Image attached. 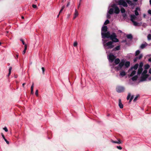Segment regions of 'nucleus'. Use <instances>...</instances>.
<instances>
[{
	"label": "nucleus",
	"instance_id": "obj_1",
	"mask_svg": "<svg viewBox=\"0 0 151 151\" xmlns=\"http://www.w3.org/2000/svg\"><path fill=\"white\" fill-rule=\"evenodd\" d=\"M111 7L112 8L109 9L108 12V13L107 14V18L108 19L110 18V14H112L114 12L116 14H118L120 12L119 9L116 5L114 4L112 5Z\"/></svg>",
	"mask_w": 151,
	"mask_h": 151
},
{
	"label": "nucleus",
	"instance_id": "obj_2",
	"mask_svg": "<svg viewBox=\"0 0 151 151\" xmlns=\"http://www.w3.org/2000/svg\"><path fill=\"white\" fill-rule=\"evenodd\" d=\"M102 40L103 45L106 50L112 49L114 47L113 42L109 41L106 42V40Z\"/></svg>",
	"mask_w": 151,
	"mask_h": 151
},
{
	"label": "nucleus",
	"instance_id": "obj_3",
	"mask_svg": "<svg viewBox=\"0 0 151 151\" xmlns=\"http://www.w3.org/2000/svg\"><path fill=\"white\" fill-rule=\"evenodd\" d=\"M116 34L114 33H113L111 35L110 37V38L111 40H112V42H119V40L117 38H116Z\"/></svg>",
	"mask_w": 151,
	"mask_h": 151
},
{
	"label": "nucleus",
	"instance_id": "obj_4",
	"mask_svg": "<svg viewBox=\"0 0 151 151\" xmlns=\"http://www.w3.org/2000/svg\"><path fill=\"white\" fill-rule=\"evenodd\" d=\"M124 60H122L119 63V65L115 67V68L117 70H121L122 67L124 66Z\"/></svg>",
	"mask_w": 151,
	"mask_h": 151
},
{
	"label": "nucleus",
	"instance_id": "obj_5",
	"mask_svg": "<svg viewBox=\"0 0 151 151\" xmlns=\"http://www.w3.org/2000/svg\"><path fill=\"white\" fill-rule=\"evenodd\" d=\"M147 72V70L145 69L143 71L142 74V76L141 77V79L142 80V81L145 80L148 77L147 75L146 74Z\"/></svg>",
	"mask_w": 151,
	"mask_h": 151
},
{
	"label": "nucleus",
	"instance_id": "obj_6",
	"mask_svg": "<svg viewBox=\"0 0 151 151\" xmlns=\"http://www.w3.org/2000/svg\"><path fill=\"white\" fill-rule=\"evenodd\" d=\"M102 37L103 39H104V38L106 37L107 38H109L110 37V32H108L106 33L105 32H101V33Z\"/></svg>",
	"mask_w": 151,
	"mask_h": 151
},
{
	"label": "nucleus",
	"instance_id": "obj_7",
	"mask_svg": "<svg viewBox=\"0 0 151 151\" xmlns=\"http://www.w3.org/2000/svg\"><path fill=\"white\" fill-rule=\"evenodd\" d=\"M143 63H142L141 62L139 64V67L138 69L137 72V74H140L142 71L143 69L142 67L143 66Z\"/></svg>",
	"mask_w": 151,
	"mask_h": 151
},
{
	"label": "nucleus",
	"instance_id": "obj_8",
	"mask_svg": "<svg viewBox=\"0 0 151 151\" xmlns=\"http://www.w3.org/2000/svg\"><path fill=\"white\" fill-rule=\"evenodd\" d=\"M124 90V88L121 86H118L116 88V91L119 93L122 92Z\"/></svg>",
	"mask_w": 151,
	"mask_h": 151
},
{
	"label": "nucleus",
	"instance_id": "obj_9",
	"mask_svg": "<svg viewBox=\"0 0 151 151\" xmlns=\"http://www.w3.org/2000/svg\"><path fill=\"white\" fill-rule=\"evenodd\" d=\"M118 4L119 5H122L124 6L127 7V5L126 2L122 0H121L119 1Z\"/></svg>",
	"mask_w": 151,
	"mask_h": 151
},
{
	"label": "nucleus",
	"instance_id": "obj_10",
	"mask_svg": "<svg viewBox=\"0 0 151 151\" xmlns=\"http://www.w3.org/2000/svg\"><path fill=\"white\" fill-rule=\"evenodd\" d=\"M108 58L111 62H112L115 58V56L113 54H110L108 56Z\"/></svg>",
	"mask_w": 151,
	"mask_h": 151
},
{
	"label": "nucleus",
	"instance_id": "obj_11",
	"mask_svg": "<svg viewBox=\"0 0 151 151\" xmlns=\"http://www.w3.org/2000/svg\"><path fill=\"white\" fill-rule=\"evenodd\" d=\"M138 66L139 65L138 64H136L133 67H132L130 69H129V71H130L131 70H132L133 69H134L135 70L137 69Z\"/></svg>",
	"mask_w": 151,
	"mask_h": 151
},
{
	"label": "nucleus",
	"instance_id": "obj_12",
	"mask_svg": "<svg viewBox=\"0 0 151 151\" xmlns=\"http://www.w3.org/2000/svg\"><path fill=\"white\" fill-rule=\"evenodd\" d=\"M107 28L106 26H103L101 29L102 32H106L107 30Z\"/></svg>",
	"mask_w": 151,
	"mask_h": 151
},
{
	"label": "nucleus",
	"instance_id": "obj_13",
	"mask_svg": "<svg viewBox=\"0 0 151 151\" xmlns=\"http://www.w3.org/2000/svg\"><path fill=\"white\" fill-rule=\"evenodd\" d=\"M119 107L121 108L122 109L123 107V105L122 104L121 101V100L120 99H119Z\"/></svg>",
	"mask_w": 151,
	"mask_h": 151
},
{
	"label": "nucleus",
	"instance_id": "obj_14",
	"mask_svg": "<svg viewBox=\"0 0 151 151\" xmlns=\"http://www.w3.org/2000/svg\"><path fill=\"white\" fill-rule=\"evenodd\" d=\"M131 20L132 21H134L137 18V17L134 15H130Z\"/></svg>",
	"mask_w": 151,
	"mask_h": 151
},
{
	"label": "nucleus",
	"instance_id": "obj_15",
	"mask_svg": "<svg viewBox=\"0 0 151 151\" xmlns=\"http://www.w3.org/2000/svg\"><path fill=\"white\" fill-rule=\"evenodd\" d=\"M78 15V11H77L76 9L75 10V13H74V16L73 17V19H75L76 18Z\"/></svg>",
	"mask_w": 151,
	"mask_h": 151
},
{
	"label": "nucleus",
	"instance_id": "obj_16",
	"mask_svg": "<svg viewBox=\"0 0 151 151\" xmlns=\"http://www.w3.org/2000/svg\"><path fill=\"white\" fill-rule=\"evenodd\" d=\"M147 45V44L145 42L144 43L142 44L140 46V48L142 49H143L146 47Z\"/></svg>",
	"mask_w": 151,
	"mask_h": 151
},
{
	"label": "nucleus",
	"instance_id": "obj_17",
	"mask_svg": "<svg viewBox=\"0 0 151 151\" xmlns=\"http://www.w3.org/2000/svg\"><path fill=\"white\" fill-rule=\"evenodd\" d=\"M111 142L113 143H117L119 144H120L122 143V142L120 141V140L119 139L118 141H114L113 140H111Z\"/></svg>",
	"mask_w": 151,
	"mask_h": 151
},
{
	"label": "nucleus",
	"instance_id": "obj_18",
	"mask_svg": "<svg viewBox=\"0 0 151 151\" xmlns=\"http://www.w3.org/2000/svg\"><path fill=\"white\" fill-rule=\"evenodd\" d=\"M130 63L129 61H127L125 63H124V65L125 66L127 67H128L130 65Z\"/></svg>",
	"mask_w": 151,
	"mask_h": 151
},
{
	"label": "nucleus",
	"instance_id": "obj_19",
	"mask_svg": "<svg viewBox=\"0 0 151 151\" xmlns=\"http://www.w3.org/2000/svg\"><path fill=\"white\" fill-rule=\"evenodd\" d=\"M142 54H140L138 57H136L134 59V61L135 62V61H136L138 59H140L141 58H142Z\"/></svg>",
	"mask_w": 151,
	"mask_h": 151
},
{
	"label": "nucleus",
	"instance_id": "obj_20",
	"mask_svg": "<svg viewBox=\"0 0 151 151\" xmlns=\"http://www.w3.org/2000/svg\"><path fill=\"white\" fill-rule=\"evenodd\" d=\"M120 62V60L119 58L116 59L114 60V63L116 65H117Z\"/></svg>",
	"mask_w": 151,
	"mask_h": 151
},
{
	"label": "nucleus",
	"instance_id": "obj_21",
	"mask_svg": "<svg viewBox=\"0 0 151 151\" xmlns=\"http://www.w3.org/2000/svg\"><path fill=\"white\" fill-rule=\"evenodd\" d=\"M139 8H136V10H135V14L137 16L139 15V13L138 12L137 10H139Z\"/></svg>",
	"mask_w": 151,
	"mask_h": 151
},
{
	"label": "nucleus",
	"instance_id": "obj_22",
	"mask_svg": "<svg viewBox=\"0 0 151 151\" xmlns=\"http://www.w3.org/2000/svg\"><path fill=\"white\" fill-rule=\"evenodd\" d=\"M136 73V71L135 70H132L131 74L130 75V76H134Z\"/></svg>",
	"mask_w": 151,
	"mask_h": 151
},
{
	"label": "nucleus",
	"instance_id": "obj_23",
	"mask_svg": "<svg viewBox=\"0 0 151 151\" xmlns=\"http://www.w3.org/2000/svg\"><path fill=\"white\" fill-rule=\"evenodd\" d=\"M120 76H123L125 75L126 73L124 71H123L120 72Z\"/></svg>",
	"mask_w": 151,
	"mask_h": 151
},
{
	"label": "nucleus",
	"instance_id": "obj_24",
	"mask_svg": "<svg viewBox=\"0 0 151 151\" xmlns=\"http://www.w3.org/2000/svg\"><path fill=\"white\" fill-rule=\"evenodd\" d=\"M27 45H25L24 49V51L23 52V54H24L25 53L26 50L27 49Z\"/></svg>",
	"mask_w": 151,
	"mask_h": 151
},
{
	"label": "nucleus",
	"instance_id": "obj_25",
	"mask_svg": "<svg viewBox=\"0 0 151 151\" xmlns=\"http://www.w3.org/2000/svg\"><path fill=\"white\" fill-rule=\"evenodd\" d=\"M12 69V68L11 67H9V73L8 74V76H10L11 73V70Z\"/></svg>",
	"mask_w": 151,
	"mask_h": 151
},
{
	"label": "nucleus",
	"instance_id": "obj_26",
	"mask_svg": "<svg viewBox=\"0 0 151 151\" xmlns=\"http://www.w3.org/2000/svg\"><path fill=\"white\" fill-rule=\"evenodd\" d=\"M137 78H138V77L137 75L135 76H134L132 78V80L133 81H135L137 79Z\"/></svg>",
	"mask_w": 151,
	"mask_h": 151
},
{
	"label": "nucleus",
	"instance_id": "obj_27",
	"mask_svg": "<svg viewBox=\"0 0 151 151\" xmlns=\"http://www.w3.org/2000/svg\"><path fill=\"white\" fill-rule=\"evenodd\" d=\"M149 67H150V66L148 64L145 65L144 66L145 69V70H146L147 69H148Z\"/></svg>",
	"mask_w": 151,
	"mask_h": 151
},
{
	"label": "nucleus",
	"instance_id": "obj_28",
	"mask_svg": "<svg viewBox=\"0 0 151 151\" xmlns=\"http://www.w3.org/2000/svg\"><path fill=\"white\" fill-rule=\"evenodd\" d=\"M120 48V46H117V47H116L115 48H114L113 49V50L115 51L119 50Z\"/></svg>",
	"mask_w": 151,
	"mask_h": 151
},
{
	"label": "nucleus",
	"instance_id": "obj_29",
	"mask_svg": "<svg viewBox=\"0 0 151 151\" xmlns=\"http://www.w3.org/2000/svg\"><path fill=\"white\" fill-rule=\"evenodd\" d=\"M127 37L128 39H132V36L131 34L127 35Z\"/></svg>",
	"mask_w": 151,
	"mask_h": 151
},
{
	"label": "nucleus",
	"instance_id": "obj_30",
	"mask_svg": "<svg viewBox=\"0 0 151 151\" xmlns=\"http://www.w3.org/2000/svg\"><path fill=\"white\" fill-rule=\"evenodd\" d=\"M127 1L128 4L130 5H132L133 4L132 2L130 0H127Z\"/></svg>",
	"mask_w": 151,
	"mask_h": 151
},
{
	"label": "nucleus",
	"instance_id": "obj_31",
	"mask_svg": "<svg viewBox=\"0 0 151 151\" xmlns=\"http://www.w3.org/2000/svg\"><path fill=\"white\" fill-rule=\"evenodd\" d=\"M132 22L133 23V24L134 26H137L138 25V23L136 22H135L134 21H132Z\"/></svg>",
	"mask_w": 151,
	"mask_h": 151
},
{
	"label": "nucleus",
	"instance_id": "obj_32",
	"mask_svg": "<svg viewBox=\"0 0 151 151\" xmlns=\"http://www.w3.org/2000/svg\"><path fill=\"white\" fill-rule=\"evenodd\" d=\"M147 37L148 40H151V35L150 34H149L148 35Z\"/></svg>",
	"mask_w": 151,
	"mask_h": 151
},
{
	"label": "nucleus",
	"instance_id": "obj_33",
	"mask_svg": "<svg viewBox=\"0 0 151 151\" xmlns=\"http://www.w3.org/2000/svg\"><path fill=\"white\" fill-rule=\"evenodd\" d=\"M121 11L122 13H124L125 12V9L123 8H122L121 9Z\"/></svg>",
	"mask_w": 151,
	"mask_h": 151
},
{
	"label": "nucleus",
	"instance_id": "obj_34",
	"mask_svg": "<svg viewBox=\"0 0 151 151\" xmlns=\"http://www.w3.org/2000/svg\"><path fill=\"white\" fill-rule=\"evenodd\" d=\"M65 6H63L62 7L61 9H60V12H59V14H60V13L63 11V10L65 8Z\"/></svg>",
	"mask_w": 151,
	"mask_h": 151
},
{
	"label": "nucleus",
	"instance_id": "obj_35",
	"mask_svg": "<svg viewBox=\"0 0 151 151\" xmlns=\"http://www.w3.org/2000/svg\"><path fill=\"white\" fill-rule=\"evenodd\" d=\"M140 52V51L139 50H138L136 51L135 52V56H137V55L139 54Z\"/></svg>",
	"mask_w": 151,
	"mask_h": 151
},
{
	"label": "nucleus",
	"instance_id": "obj_36",
	"mask_svg": "<svg viewBox=\"0 0 151 151\" xmlns=\"http://www.w3.org/2000/svg\"><path fill=\"white\" fill-rule=\"evenodd\" d=\"M109 22V21L108 20H106L104 23V24L105 25L107 24Z\"/></svg>",
	"mask_w": 151,
	"mask_h": 151
},
{
	"label": "nucleus",
	"instance_id": "obj_37",
	"mask_svg": "<svg viewBox=\"0 0 151 151\" xmlns=\"http://www.w3.org/2000/svg\"><path fill=\"white\" fill-rule=\"evenodd\" d=\"M131 96V94L130 93H129L128 95V96L127 97V99L128 100Z\"/></svg>",
	"mask_w": 151,
	"mask_h": 151
},
{
	"label": "nucleus",
	"instance_id": "obj_38",
	"mask_svg": "<svg viewBox=\"0 0 151 151\" xmlns=\"http://www.w3.org/2000/svg\"><path fill=\"white\" fill-rule=\"evenodd\" d=\"M139 96V95H137L136 97L134 98V99L133 101H134L135 102V101L137 99L138 97Z\"/></svg>",
	"mask_w": 151,
	"mask_h": 151
},
{
	"label": "nucleus",
	"instance_id": "obj_39",
	"mask_svg": "<svg viewBox=\"0 0 151 151\" xmlns=\"http://www.w3.org/2000/svg\"><path fill=\"white\" fill-rule=\"evenodd\" d=\"M34 83H33L31 87V90H33Z\"/></svg>",
	"mask_w": 151,
	"mask_h": 151
},
{
	"label": "nucleus",
	"instance_id": "obj_40",
	"mask_svg": "<svg viewBox=\"0 0 151 151\" xmlns=\"http://www.w3.org/2000/svg\"><path fill=\"white\" fill-rule=\"evenodd\" d=\"M78 45V43L77 42H75L73 44V46L74 47H76Z\"/></svg>",
	"mask_w": 151,
	"mask_h": 151
},
{
	"label": "nucleus",
	"instance_id": "obj_41",
	"mask_svg": "<svg viewBox=\"0 0 151 151\" xmlns=\"http://www.w3.org/2000/svg\"><path fill=\"white\" fill-rule=\"evenodd\" d=\"M133 98H134V96H133V95H132L131 96V98L129 100V102H131V101H132V100L133 99Z\"/></svg>",
	"mask_w": 151,
	"mask_h": 151
},
{
	"label": "nucleus",
	"instance_id": "obj_42",
	"mask_svg": "<svg viewBox=\"0 0 151 151\" xmlns=\"http://www.w3.org/2000/svg\"><path fill=\"white\" fill-rule=\"evenodd\" d=\"M3 129L6 132H7L8 131V130L7 128L6 127H4L3 128Z\"/></svg>",
	"mask_w": 151,
	"mask_h": 151
},
{
	"label": "nucleus",
	"instance_id": "obj_43",
	"mask_svg": "<svg viewBox=\"0 0 151 151\" xmlns=\"http://www.w3.org/2000/svg\"><path fill=\"white\" fill-rule=\"evenodd\" d=\"M35 94L37 96H38V90H37L36 91Z\"/></svg>",
	"mask_w": 151,
	"mask_h": 151
},
{
	"label": "nucleus",
	"instance_id": "obj_44",
	"mask_svg": "<svg viewBox=\"0 0 151 151\" xmlns=\"http://www.w3.org/2000/svg\"><path fill=\"white\" fill-rule=\"evenodd\" d=\"M42 73L43 74H44V71H45V69L44 67H42Z\"/></svg>",
	"mask_w": 151,
	"mask_h": 151
},
{
	"label": "nucleus",
	"instance_id": "obj_45",
	"mask_svg": "<svg viewBox=\"0 0 151 151\" xmlns=\"http://www.w3.org/2000/svg\"><path fill=\"white\" fill-rule=\"evenodd\" d=\"M32 6L33 8H36L37 7V6L36 5H35V4H33L32 5Z\"/></svg>",
	"mask_w": 151,
	"mask_h": 151
},
{
	"label": "nucleus",
	"instance_id": "obj_46",
	"mask_svg": "<svg viewBox=\"0 0 151 151\" xmlns=\"http://www.w3.org/2000/svg\"><path fill=\"white\" fill-rule=\"evenodd\" d=\"M4 140L6 142V143L8 144H9V142L6 139H4Z\"/></svg>",
	"mask_w": 151,
	"mask_h": 151
},
{
	"label": "nucleus",
	"instance_id": "obj_47",
	"mask_svg": "<svg viewBox=\"0 0 151 151\" xmlns=\"http://www.w3.org/2000/svg\"><path fill=\"white\" fill-rule=\"evenodd\" d=\"M1 135L4 139H6L5 138V136H4V135L2 133H1Z\"/></svg>",
	"mask_w": 151,
	"mask_h": 151
},
{
	"label": "nucleus",
	"instance_id": "obj_48",
	"mask_svg": "<svg viewBox=\"0 0 151 151\" xmlns=\"http://www.w3.org/2000/svg\"><path fill=\"white\" fill-rule=\"evenodd\" d=\"M116 147L117 148H118V149H119V150H121L122 149V147H120V146H117Z\"/></svg>",
	"mask_w": 151,
	"mask_h": 151
},
{
	"label": "nucleus",
	"instance_id": "obj_49",
	"mask_svg": "<svg viewBox=\"0 0 151 151\" xmlns=\"http://www.w3.org/2000/svg\"><path fill=\"white\" fill-rule=\"evenodd\" d=\"M148 14L151 15V10L149 9L148 10Z\"/></svg>",
	"mask_w": 151,
	"mask_h": 151
},
{
	"label": "nucleus",
	"instance_id": "obj_50",
	"mask_svg": "<svg viewBox=\"0 0 151 151\" xmlns=\"http://www.w3.org/2000/svg\"><path fill=\"white\" fill-rule=\"evenodd\" d=\"M21 41L22 42L23 45H26V44H25L23 40L21 39Z\"/></svg>",
	"mask_w": 151,
	"mask_h": 151
},
{
	"label": "nucleus",
	"instance_id": "obj_51",
	"mask_svg": "<svg viewBox=\"0 0 151 151\" xmlns=\"http://www.w3.org/2000/svg\"><path fill=\"white\" fill-rule=\"evenodd\" d=\"M70 4V3L69 2H68L66 5V6L68 7L69 5Z\"/></svg>",
	"mask_w": 151,
	"mask_h": 151
},
{
	"label": "nucleus",
	"instance_id": "obj_52",
	"mask_svg": "<svg viewBox=\"0 0 151 151\" xmlns=\"http://www.w3.org/2000/svg\"><path fill=\"white\" fill-rule=\"evenodd\" d=\"M81 3H80V2L79 3V4H78V8H79V7L81 5Z\"/></svg>",
	"mask_w": 151,
	"mask_h": 151
},
{
	"label": "nucleus",
	"instance_id": "obj_53",
	"mask_svg": "<svg viewBox=\"0 0 151 151\" xmlns=\"http://www.w3.org/2000/svg\"><path fill=\"white\" fill-rule=\"evenodd\" d=\"M33 90H31V93L33 94Z\"/></svg>",
	"mask_w": 151,
	"mask_h": 151
},
{
	"label": "nucleus",
	"instance_id": "obj_54",
	"mask_svg": "<svg viewBox=\"0 0 151 151\" xmlns=\"http://www.w3.org/2000/svg\"><path fill=\"white\" fill-rule=\"evenodd\" d=\"M26 83H24L23 84H22V86L23 87H24V85Z\"/></svg>",
	"mask_w": 151,
	"mask_h": 151
},
{
	"label": "nucleus",
	"instance_id": "obj_55",
	"mask_svg": "<svg viewBox=\"0 0 151 151\" xmlns=\"http://www.w3.org/2000/svg\"><path fill=\"white\" fill-rule=\"evenodd\" d=\"M143 16L145 18V17L146 16V15L145 14H143Z\"/></svg>",
	"mask_w": 151,
	"mask_h": 151
},
{
	"label": "nucleus",
	"instance_id": "obj_56",
	"mask_svg": "<svg viewBox=\"0 0 151 151\" xmlns=\"http://www.w3.org/2000/svg\"><path fill=\"white\" fill-rule=\"evenodd\" d=\"M149 72L151 74V68L150 69Z\"/></svg>",
	"mask_w": 151,
	"mask_h": 151
},
{
	"label": "nucleus",
	"instance_id": "obj_57",
	"mask_svg": "<svg viewBox=\"0 0 151 151\" xmlns=\"http://www.w3.org/2000/svg\"><path fill=\"white\" fill-rule=\"evenodd\" d=\"M149 61L150 62H151V58H150L149 59Z\"/></svg>",
	"mask_w": 151,
	"mask_h": 151
},
{
	"label": "nucleus",
	"instance_id": "obj_58",
	"mask_svg": "<svg viewBox=\"0 0 151 151\" xmlns=\"http://www.w3.org/2000/svg\"><path fill=\"white\" fill-rule=\"evenodd\" d=\"M18 55H18V54H17V55H16V57H17V58H18Z\"/></svg>",
	"mask_w": 151,
	"mask_h": 151
},
{
	"label": "nucleus",
	"instance_id": "obj_59",
	"mask_svg": "<svg viewBox=\"0 0 151 151\" xmlns=\"http://www.w3.org/2000/svg\"><path fill=\"white\" fill-rule=\"evenodd\" d=\"M126 16V14H124L123 15V16H124V17H125Z\"/></svg>",
	"mask_w": 151,
	"mask_h": 151
},
{
	"label": "nucleus",
	"instance_id": "obj_60",
	"mask_svg": "<svg viewBox=\"0 0 151 151\" xmlns=\"http://www.w3.org/2000/svg\"><path fill=\"white\" fill-rule=\"evenodd\" d=\"M137 0H133V1L134 2H136L137 1Z\"/></svg>",
	"mask_w": 151,
	"mask_h": 151
},
{
	"label": "nucleus",
	"instance_id": "obj_61",
	"mask_svg": "<svg viewBox=\"0 0 151 151\" xmlns=\"http://www.w3.org/2000/svg\"><path fill=\"white\" fill-rule=\"evenodd\" d=\"M82 1V0H80L79 2L81 3Z\"/></svg>",
	"mask_w": 151,
	"mask_h": 151
},
{
	"label": "nucleus",
	"instance_id": "obj_62",
	"mask_svg": "<svg viewBox=\"0 0 151 151\" xmlns=\"http://www.w3.org/2000/svg\"><path fill=\"white\" fill-rule=\"evenodd\" d=\"M150 4H151V0H150Z\"/></svg>",
	"mask_w": 151,
	"mask_h": 151
},
{
	"label": "nucleus",
	"instance_id": "obj_63",
	"mask_svg": "<svg viewBox=\"0 0 151 151\" xmlns=\"http://www.w3.org/2000/svg\"><path fill=\"white\" fill-rule=\"evenodd\" d=\"M22 19H23L24 18V17L23 16H22Z\"/></svg>",
	"mask_w": 151,
	"mask_h": 151
},
{
	"label": "nucleus",
	"instance_id": "obj_64",
	"mask_svg": "<svg viewBox=\"0 0 151 151\" xmlns=\"http://www.w3.org/2000/svg\"><path fill=\"white\" fill-rule=\"evenodd\" d=\"M70 16V14H68V17H69Z\"/></svg>",
	"mask_w": 151,
	"mask_h": 151
}]
</instances>
